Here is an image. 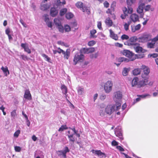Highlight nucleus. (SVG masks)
I'll list each match as a JSON object with an SVG mask.
<instances>
[{
    "label": "nucleus",
    "mask_w": 158,
    "mask_h": 158,
    "mask_svg": "<svg viewBox=\"0 0 158 158\" xmlns=\"http://www.w3.org/2000/svg\"><path fill=\"white\" fill-rule=\"evenodd\" d=\"M139 44L138 43L136 44V45L133 46L136 52L138 53L144 52L145 50L142 47L139 46Z\"/></svg>",
    "instance_id": "nucleus-11"
},
{
    "label": "nucleus",
    "mask_w": 158,
    "mask_h": 158,
    "mask_svg": "<svg viewBox=\"0 0 158 158\" xmlns=\"http://www.w3.org/2000/svg\"><path fill=\"white\" fill-rule=\"evenodd\" d=\"M145 4L144 3H141L139 6L137 8V11L138 13L139 14H143V10L144 8ZM143 14L141 15V17L143 18Z\"/></svg>",
    "instance_id": "nucleus-13"
},
{
    "label": "nucleus",
    "mask_w": 158,
    "mask_h": 158,
    "mask_svg": "<svg viewBox=\"0 0 158 158\" xmlns=\"http://www.w3.org/2000/svg\"><path fill=\"white\" fill-rule=\"evenodd\" d=\"M74 134H72V135H67L69 139L70 142H72L71 144L73 143L75 141V137L74 136Z\"/></svg>",
    "instance_id": "nucleus-25"
},
{
    "label": "nucleus",
    "mask_w": 158,
    "mask_h": 158,
    "mask_svg": "<svg viewBox=\"0 0 158 158\" xmlns=\"http://www.w3.org/2000/svg\"><path fill=\"white\" fill-rule=\"evenodd\" d=\"M74 15L71 12H69L66 14L65 17L67 19H69L73 18Z\"/></svg>",
    "instance_id": "nucleus-31"
},
{
    "label": "nucleus",
    "mask_w": 158,
    "mask_h": 158,
    "mask_svg": "<svg viewBox=\"0 0 158 158\" xmlns=\"http://www.w3.org/2000/svg\"><path fill=\"white\" fill-rule=\"evenodd\" d=\"M42 56L44 58L45 60L48 62L51 63V59L48 56L45 54H42Z\"/></svg>",
    "instance_id": "nucleus-33"
},
{
    "label": "nucleus",
    "mask_w": 158,
    "mask_h": 158,
    "mask_svg": "<svg viewBox=\"0 0 158 158\" xmlns=\"http://www.w3.org/2000/svg\"><path fill=\"white\" fill-rule=\"evenodd\" d=\"M151 7V6L149 5H148L146 6H144V10L146 11H148Z\"/></svg>",
    "instance_id": "nucleus-59"
},
{
    "label": "nucleus",
    "mask_w": 158,
    "mask_h": 158,
    "mask_svg": "<svg viewBox=\"0 0 158 158\" xmlns=\"http://www.w3.org/2000/svg\"><path fill=\"white\" fill-rule=\"evenodd\" d=\"M110 37L112 39L117 40L118 39V37L117 35L114 33V32L111 30H109Z\"/></svg>",
    "instance_id": "nucleus-21"
},
{
    "label": "nucleus",
    "mask_w": 158,
    "mask_h": 158,
    "mask_svg": "<svg viewBox=\"0 0 158 158\" xmlns=\"http://www.w3.org/2000/svg\"><path fill=\"white\" fill-rule=\"evenodd\" d=\"M123 54L126 56L130 58V60H133L134 59H131V57L133 56L134 53L128 50H124L123 52Z\"/></svg>",
    "instance_id": "nucleus-12"
},
{
    "label": "nucleus",
    "mask_w": 158,
    "mask_h": 158,
    "mask_svg": "<svg viewBox=\"0 0 158 158\" xmlns=\"http://www.w3.org/2000/svg\"><path fill=\"white\" fill-rule=\"evenodd\" d=\"M124 28L125 30L126 31H127L129 29V24L126 23L124 25Z\"/></svg>",
    "instance_id": "nucleus-60"
},
{
    "label": "nucleus",
    "mask_w": 158,
    "mask_h": 158,
    "mask_svg": "<svg viewBox=\"0 0 158 158\" xmlns=\"http://www.w3.org/2000/svg\"><path fill=\"white\" fill-rule=\"evenodd\" d=\"M63 154H66L69 152L70 150L67 147L65 146L64 147V149L63 150Z\"/></svg>",
    "instance_id": "nucleus-44"
},
{
    "label": "nucleus",
    "mask_w": 158,
    "mask_h": 158,
    "mask_svg": "<svg viewBox=\"0 0 158 158\" xmlns=\"http://www.w3.org/2000/svg\"><path fill=\"white\" fill-rule=\"evenodd\" d=\"M96 33V31L95 29H93L90 31V36L91 37L96 38V36H94V34Z\"/></svg>",
    "instance_id": "nucleus-39"
},
{
    "label": "nucleus",
    "mask_w": 158,
    "mask_h": 158,
    "mask_svg": "<svg viewBox=\"0 0 158 158\" xmlns=\"http://www.w3.org/2000/svg\"><path fill=\"white\" fill-rule=\"evenodd\" d=\"M21 58L24 60L26 61L29 60V58L27 56L23 54L21 56Z\"/></svg>",
    "instance_id": "nucleus-45"
},
{
    "label": "nucleus",
    "mask_w": 158,
    "mask_h": 158,
    "mask_svg": "<svg viewBox=\"0 0 158 158\" xmlns=\"http://www.w3.org/2000/svg\"><path fill=\"white\" fill-rule=\"evenodd\" d=\"M5 109V108L3 106V105H2L0 107V110H1L2 112H3V114L4 115H5L6 114V113L4 111V110Z\"/></svg>",
    "instance_id": "nucleus-55"
},
{
    "label": "nucleus",
    "mask_w": 158,
    "mask_h": 158,
    "mask_svg": "<svg viewBox=\"0 0 158 158\" xmlns=\"http://www.w3.org/2000/svg\"><path fill=\"white\" fill-rule=\"evenodd\" d=\"M114 133L117 137H118L120 140H122L123 138L122 135L121 127L118 126L114 129Z\"/></svg>",
    "instance_id": "nucleus-7"
},
{
    "label": "nucleus",
    "mask_w": 158,
    "mask_h": 158,
    "mask_svg": "<svg viewBox=\"0 0 158 158\" xmlns=\"http://www.w3.org/2000/svg\"><path fill=\"white\" fill-rule=\"evenodd\" d=\"M84 90L83 88L79 87L78 90V93L79 94L81 95L82 94L83 91Z\"/></svg>",
    "instance_id": "nucleus-52"
},
{
    "label": "nucleus",
    "mask_w": 158,
    "mask_h": 158,
    "mask_svg": "<svg viewBox=\"0 0 158 158\" xmlns=\"http://www.w3.org/2000/svg\"><path fill=\"white\" fill-rule=\"evenodd\" d=\"M58 11L55 8H51L50 10V15L53 17L56 16L57 14Z\"/></svg>",
    "instance_id": "nucleus-20"
},
{
    "label": "nucleus",
    "mask_w": 158,
    "mask_h": 158,
    "mask_svg": "<svg viewBox=\"0 0 158 158\" xmlns=\"http://www.w3.org/2000/svg\"><path fill=\"white\" fill-rule=\"evenodd\" d=\"M139 42L138 38L136 36H134L131 37L127 42L125 43V45L128 46H133L136 45V44H138Z\"/></svg>",
    "instance_id": "nucleus-5"
},
{
    "label": "nucleus",
    "mask_w": 158,
    "mask_h": 158,
    "mask_svg": "<svg viewBox=\"0 0 158 158\" xmlns=\"http://www.w3.org/2000/svg\"><path fill=\"white\" fill-rule=\"evenodd\" d=\"M46 24L47 26L50 28H52V22L48 21L46 23Z\"/></svg>",
    "instance_id": "nucleus-48"
},
{
    "label": "nucleus",
    "mask_w": 158,
    "mask_h": 158,
    "mask_svg": "<svg viewBox=\"0 0 158 158\" xmlns=\"http://www.w3.org/2000/svg\"><path fill=\"white\" fill-rule=\"evenodd\" d=\"M64 30L65 32H69L71 30V28L69 25L67 24L64 26Z\"/></svg>",
    "instance_id": "nucleus-37"
},
{
    "label": "nucleus",
    "mask_w": 158,
    "mask_h": 158,
    "mask_svg": "<svg viewBox=\"0 0 158 158\" xmlns=\"http://www.w3.org/2000/svg\"><path fill=\"white\" fill-rule=\"evenodd\" d=\"M97 27L100 30H102V23L101 22L99 21L98 22Z\"/></svg>",
    "instance_id": "nucleus-54"
},
{
    "label": "nucleus",
    "mask_w": 158,
    "mask_h": 158,
    "mask_svg": "<svg viewBox=\"0 0 158 158\" xmlns=\"http://www.w3.org/2000/svg\"><path fill=\"white\" fill-rule=\"evenodd\" d=\"M121 38L122 40H128L129 39V37L127 35L125 34L123 35H122L121 37Z\"/></svg>",
    "instance_id": "nucleus-46"
},
{
    "label": "nucleus",
    "mask_w": 158,
    "mask_h": 158,
    "mask_svg": "<svg viewBox=\"0 0 158 158\" xmlns=\"http://www.w3.org/2000/svg\"><path fill=\"white\" fill-rule=\"evenodd\" d=\"M111 144L113 146H117L118 145V143L115 140H114L112 142Z\"/></svg>",
    "instance_id": "nucleus-56"
},
{
    "label": "nucleus",
    "mask_w": 158,
    "mask_h": 158,
    "mask_svg": "<svg viewBox=\"0 0 158 158\" xmlns=\"http://www.w3.org/2000/svg\"><path fill=\"white\" fill-rule=\"evenodd\" d=\"M106 98V95L105 94H102L100 96V99L102 100H104Z\"/></svg>",
    "instance_id": "nucleus-49"
},
{
    "label": "nucleus",
    "mask_w": 158,
    "mask_h": 158,
    "mask_svg": "<svg viewBox=\"0 0 158 158\" xmlns=\"http://www.w3.org/2000/svg\"><path fill=\"white\" fill-rule=\"evenodd\" d=\"M134 1H127V3L128 5L127 8L124 7L123 9V11L124 14H122L121 15V18L122 19H125L126 16L128 15V14H131L132 12V9L130 6L133 2Z\"/></svg>",
    "instance_id": "nucleus-2"
},
{
    "label": "nucleus",
    "mask_w": 158,
    "mask_h": 158,
    "mask_svg": "<svg viewBox=\"0 0 158 158\" xmlns=\"http://www.w3.org/2000/svg\"><path fill=\"white\" fill-rule=\"evenodd\" d=\"M76 6L77 8L81 10L83 12H84L87 9V7L86 6L81 2H78L76 4Z\"/></svg>",
    "instance_id": "nucleus-9"
},
{
    "label": "nucleus",
    "mask_w": 158,
    "mask_h": 158,
    "mask_svg": "<svg viewBox=\"0 0 158 158\" xmlns=\"http://www.w3.org/2000/svg\"><path fill=\"white\" fill-rule=\"evenodd\" d=\"M91 152L93 153H94L95 155H98L99 156H102V157H106V154L102 152L100 150H94L93 149L91 150Z\"/></svg>",
    "instance_id": "nucleus-14"
},
{
    "label": "nucleus",
    "mask_w": 158,
    "mask_h": 158,
    "mask_svg": "<svg viewBox=\"0 0 158 158\" xmlns=\"http://www.w3.org/2000/svg\"><path fill=\"white\" fill-rule=\"evenodd\" d=\"M152 41L155 44V42L158 40V37L156 36L152 40Z\"/></svg>",
    "instance_id": "nucleus-61"
},
{
    "label": "nucleus",
    "mask_w": 158,
    "mask_h": 158,
    "mask_svg": "<svg viewBox=\"0 0 158 158\" xmlns=\"http://www.w3.org/2000/svg\"><path fill=\"white\" fill-rule=\"evenodd\" d=\"M130 18L131 21L134 22H135L139 21L138 16L135 14H133L130 16Z\"/></svg>",
    "instance_id": "nucleus-19"
},
{
    "label": "nucleus",
    "mask_w": 158,
    "mask_h": 158,
    "mask_svg": "<svg viewBox=\"0 0 158 158\" xmlns=\"http://www.w3.org/2000/svg\"><path fill=\"white\" fill-rule=\"evenodd\" d=\"M138 38L140 43H145L151 40V35L148 34H143Z\"/></svg>",
    "instance_id": "nucleus-3"
},
{
    "label": "nucleus",
    "mask_w": 158,
    "mask_h": 158,
    "mask_svg": "<svg viewBox=\"0 0 158 158\" xmlns=\"http://www.w3.org/2000/svg\"><path fill=\"white\" fill-rule=\"evenodd\" d=\"M54 22L56 27L61 24L60 21L58 19L56 18L54 19Z\"/></svg>",
    "instance_id": "nucleus-32"
},
{
    "label": "nucleus",
    "mask_w": 158,
    "mask_h": 158,
    "mask_svg": "<svg viewBox=\"0 0 158 158\" xmlns=\"http://www.w3.org/2000/svg\"><path fill=\"white\" fill-rule=\"evenodd\" d=\"M138 78L137 77L134 78L132 81V86L134 87L136 86L138 84Z\"/></svg>",
    "instance_id": "nucleus-26"
},
{
    "label": "nucleus",
    "mask_w": 158,
    "mask_h": 158,
    "mask_svg": "<svg viewBox=\"0 0 158 158\" xmlns=\"http://www.w3.org/2000/svg\"><path fill=\"white\" fill-rule=\"evenodd\" d=\"M104 5L105 7L107 8L109 6V4L107 1H106L104 3Z\"/></svg>",
    "instance_id": "nucleus-63"
},
{
    "label": "nucleus",
    "mask_w": 158,
    "mask_h": 158,
    "mask_svg": "<svg viewBox=\"0 0 158 158\" xmlns=\"http://www.w3.org/2000/svg\"><path fill=\"white\" fill-rule=\"evenodd\" d=\"M10 29L9 28H8L6 29L5 30L6 34L7 35H10Z\"/></svg>",
    "instance_id": "nucleus-62"
},
{
    "label": "nucleus",
    "mask_w": 158,
    "mask_h": 158,
    "mask_svg": "<svg viewBox=\"0 0 158 158\" xmlns=\"http://www.w3.org/2000/svg\"><path fill=\"white\" fill-rule=\"evenodd\" d=\"M20 130H17L15 132L14 134V136L16 138H17L19 136V134H20Z\"/></svg>",
    "instance_id": "nucleus-43"
},
{
    "label": "nucleus",
    "mask_w": 158,
    "mask_h": 158,
    "mask_svg": "<svg viewBox=\"0 0 158 158\" xmlns=\"http://www.w3.org/2000/svg\"><path fill=\"white\" fill-rule=\"evenodd\" d=\"M155 43L153 42H148L147 44V47L148 48H153L155 46Z\"/></svg>",
    "instance_id": "nucleus-40"
},
{
    "label": "nucleus",
    "mask_w": 158,
    "mask_h": 158,
    "mask_svg": "<svg viewBox=\"0 0 158 158\" xmlns=\"http://www.w3.org/2000/svg\"><path fill=\"white\" fill-rule=\"evenodd\" d=\"M59 31L63 33L64 32V27L62 24L57 27Z\"/></svg>",
    "instance_id": "nucleus-38"
},
{
    "label": "nucleus",
    "mask_w": 158,
    "mask_h": 158,
    "mask_svg": "<svg viewBox=\"0 0 158 158\" xmlns=\"http://www.w3.org/2000/svg\"><path fill=\"white\" fill-rule=\"evenodd\" d=\"M96 43V42L94 40L89 41L88 43V45L89 46H92Z\"/></svg>",
    "instance_id": "nucleus-41"
},
{
    "label": "nucleus",
    "mask_w": 158,
    "mask_h": 158,
    "mask_svg": "<svg viewBox=\"0 0 158 158\" xmlns=\"http://www.w3.org/2000/svg\"><path fill=\"white\" fill-rule=\"evenodd\" d=\"M64 55V57L65 59H68L70 55V51L69 49H67L66 52L64 51V53L63 54Z\"/></svg>",
    "instance_id": "nucleus-27"
},
{
    "label": "nucleus",
    "mask_w": 158,
    "mask_h": 158,
    "mask_svg": "<svg viewBox=\"0 0 158 158\" xmlns=\"http://www.w3.org/2000/svg\"><path fill=\"white\" fill-rule=\"evenodd\" d=\"M150 56L153 58H156L158 56V54L157 53H153L150 55Z\"/></svg>",
    "instance_id": "nucleus-64"
},
{
    "label": "nucleus",
    "mask_w": 158,
    "mask_h": 158,
    "mask_svg": "<svg viewBox=\"0 0 158 158\" xmlns=\"http://www.w3.org/2000/svg\"><path fill=\"white\" fill-rule=\"evenodd\" d=\"M140 69L143 70V74L141 75L142 77L144 80H147L148 79L147 76L148 75L150 72L149 68L145 65H142L141 66Z\"/></svg>",
    "instance_id": "nucleus-4"
},
{
    "label": "nucleus",
    "mask_w": 158,
    "mask_h": 158,
    "mask_svg": "<svg viewBox=\"0 0 158 158\" xmlns=\"http://www.w3.org/2000/svg\"><path fill=\"white\" fill-rule=\"evenodd\" d=\"M67 9L64 8L62 9L60 11V15L61 16L64 15L67 12Z\"/></svg>",
    "instance_id": "nucleus-36"
},
{
    "label": "nucleus",
    "mask_w": 158,
    "mask_h": 158,
    "mask_svg": "<svg viewBox=\"0 0 158 158\" xmlns=\"http://www.w3.org/2000/svg\"><path fill=\"white\" fill-rule=\"evenodd\" d=\"M21 148L19 146H15V152H19L21 151Z\"/></svg>",
    "instance_id": "nucleus-50"
},
{
    "label": "nucleus",
    "mask_w": 158,
    "mask_h": 158,
    "mask_svg": "<svg viewBox=\"0 0 158 158\" xmlns=\"http://www.w3.org/2000/svg\"><path fill=\"white\" fill-rule=\"evenodd\" d=\"M138 97L136 98L135 100H134V102H133V104H135V103H137V102L139 101L141 99H140V98L139 97Z\"/></svg>",
    "instance_id": "nucleus-58"
},
{
    "label": "nucleus",
    "mask_w": 158,
    "mask_h": 158,
    "mask_svg": "<svg viewBox=\"0 0 158 158\" xmlns=\"http://www.w3.org/2000/svg\"><path fill=\"white\" fill-rule=\"evenodd\" d=\"M121 103L116 101V105H107L105 108V112L109 115H111L115 110H118L121 107Z\"/></svg>",
    "instance_id": "nucleus-1"
},
{
    "label": "nucleus",
    "mask_w": 158,
    "mask_h": 158,
    "mask_svg": "<svg viewBox=\"0 0 158 158\" xmlns=\"http://www.w3.org/2000/svg\"><path fill=\"white\" fill-rule=\"evenodd\" d=\"M137 97H139L140 99H145L147 98H149L150 97L151 95L148 94H145L140 95H137Z\"/></svg>",
    "instance_id": "nucleus-29"
},
{
    "label": "nucleus",
    "mask_w": 158,
    "mask_h": 158,
    "mask_svg": "<svg viewBox=\"0 0 158 158\" xmlns=\"http://www.w3.org/2000/svg\"><path fill=\"white\" fill-rule=\"evenodd\" d=\"M141 28V25L140 24H138L135 26H131V31L133 32H135L136 31L139 30Z\"/></svg>",
    "instance_id": "nucleus-22"
},
{
    "label": "nucleus",
    "mask_w": 158,
    "mask_h": 158,
    "mask_svg": "<svg viewBox=\"0 0 158 158\" xmlns=\"http://www.w3.org/2000/svg\"><path fill=\"white\" fill-rule=\"evenodd\" d=\"M68 129V127H67L66 125H62L61 127L59 128V131H63L64 130H66Z\"/></svg>",
    "instance_id": "nucleus-42"
},
{
    "label": "nucleus",
    "mask_w": 158,
    "mask_h": 158,
    "mask_svg": "<svg viewBox=\"0 0 158 158\" xmlns=\"http://www.w3.org/2000/svg\"><path fill=\"white\" fill-rule=\"evenodd\" d=\"M113 85V83L111 81H108L105 84L104 89L106 93H109L111 91Z\"/></svg>",
    "instance_id": "nucleus-6"
},
{
    "label": "nucleus",
    "mask_w": 158,
    "mask_h": 158,
    "mask_svg": "<svg viewBox=\"0 0 158 158\" xmlns=\"http://www.w3.org/2000/svg\"><path fill=\"white\" fill-rule=\"evenodd\" d=\"M11 116L12 117L14 118L16 115V111L15 110H13L11 112Z\"/></svg>",
    "instance_id": "nucleus-53"
},
{
    "label": "nucleus",
    "mask_w": 158,
    "mask_h": 158,
    "mask_svg": "<svg viewBox=\"0 0 158 158\" xmlns=\"http://www.w3.org/2000/svg\"><path fill=\"white\" fill-rule=\"evenodd\" d=\"M1 69L4 73L5 76H7L9 74L10 72L7 67H4L2 66L1 68Z\"/></svg>",
    "instance_id": "nucleus-23"
},
{
    "label": "nucleus",
    "mask_w": 158,
    "mask_h": 158,
    "mask_svg": "<svg viewBox=\"0 0 158 158\" xmlns=\"http://www.w3.org/2000/svg\"><path fill=\"white\" fill-rule=\"evenodd\" d=\"M114 97L118 100L122 98V94L120 92L118 91L114 93Z\"/></svg>",
    "instance_id": "nucleus-24"
},
{
    "label": "nucleus",
    "mask_w": 158,
    "mask_h": 158,
    "mask_svg": "<svg viewBox=\"0 0 158 158\" xmlns=\"http://www.w3.org/2000/svg\"><path fill=\"white\" fill-rule=\"evenodd\" d=\"M140 69H141L140 68H137L135 69L133 71V75H138L140 74L141 72Z\"/></svg>",
    "instance_id": "nucleus-30"
},
{
    "label": "nucleus",
    "mask_w": 158,
    "mask_h": 158,
    "mask_svg": "<svg viewBox=\"0 0 158 158\" xmlns=\"http://www.w3.org/2000/svg\"><path fill=\"white\" fill-rule=\"evenodd\" d=\"M129 60L126 58L124 57H120L118 59V62H128L129 61Z\"/></svg>",
    "instance_id": "nucleus-35"
},
{
    "label": "nucleus",
    "mask_w": 158,
    "mask_h": 158,
    "mask_svg": "<svg viewBox=\"0 0 158 158\" xmlns=\"http://www.w3.org/2000/svg\"><path fill=\"white\" fill-rule=\"evenodd\" d=\"M60 89L62 90V93L65 95V97L66 98H67V97L68 95L67 94L68 92L67 88L65 85H62L61 86ZM67 100L69 101L67 99Z\"/></svg>",
    "instance_id": "nucleus-15"
},
{
    "label": "nucleus",
    "mask_w": 158,
    "mask_h": 158,
    "mask_svg": "<svg viewBox=\"0 0 158 158\" xmlns=\"http://www.w3.org/2000/svg\"><path fill=\"white\" fill-rule=\"evenodd\" d=\"M21 47L24 49V51L27 52L28 54L31 53V50L28 47V45L26 43H22L21 44Z\"/></svg>",
    "instance_id": "nucleus-18"
},
{
    "label": "nucleus",
    "mask_w": 158,
    "mask_h": 158,
    "mask_svg": "<svg viewBox=\"0 0 158 158\" xmlns=\"http://www.w3.org/2000/svg\"><path fill=\"white\" fill-rule=\"evenodd\" d=\"M129 69L126 68H123L122 71V74L123 76H127L128 74Z\"/></svg>",
    "instance_id": "nucleus-34"
},
{
    "label": "nucleus",
    "mask_w": 158,
    "mask_h": 158,
    "mask_svg": "<svg viewBox=\"0 0 158 158\" xmlns=\"http://www.w3.org/2000/svg\"><path fill=\"white\" fill-rule=\"evenodd\" d=\"M116 148L120 152H123L124 151V149L120 146H117Z\"/></svg>",
    "instance_id": "nucleus-57"
},
{
    "label": "nucleus",
    "mask_w": 158,
    "mask_h": 158,
    "mask_svg": "<svg viewBox=\"0 0 158 158\" xmlns=\"http://www.w3.org/2000/svg\"><path fill=\"white\" fill-rule=\"evenodd\" d=\"M44 18V21L46 23V22L49 21V18L48 17V15L47 14L44 15L43 16Z\"/></svg>",
    "instance_id": "nucleus-51"
},
{
    "label": "nucleus",
    "mask_w": 158,
    "mask_h": 158,
    "mask_svg": "<svg viewBox=\"0 0 158 158\" xmlns=\"http://www.w3.org/2000/svg\"><path fill=\"white\" fill-rule=\"evenodd\" d=\"M105 113V110H101L99 111L100 115L102 117L104 116Z\"/></svg>",
    "instance_id": "nucleus-47"
},
{
    "label": "nucleus",
    "mask_w": 158,
    "mask_h": 158,
    "mask_svg": "<svg viewBox=\"0 0 158 158\" xmlns=\"http://www.w3.org/2000/svg\"><path fill=\"white\" fill-rule=\"evenodd\" d=\"M24 98L28 100H31V95L30 91L28 89H26L25 90Z\"/></svg>",
    "instance_id": "nucleus-17"
},
{
    "label": "nucleus",
    "mask_w": 158,
    "mask_h": 158,
    "mask_svg": "<svg viewBox=\"0 0 158 158\" xmlns=\"http://www.w3.org/2000/svg\"><path fill=\"white\" fill-rule=\"evenodd\" d=\"M84 58V56L81 53H76L73 59L74 65H76L78 61L82 60Z\"/></svg>",
    "instance_id": "nucleus-8"
},
{
    "label": "nucleus",
    "mask_w": 158,
    "mask_h": 158,
    "mask_svg": "<svg viewBox=\"0 0 158 158\" xmlns=\"http://www.w3.org/2000/svg\"><path fill=\"white\" fill-rule=\"evenodd\" d=\"M95 51L94 48H84L82 49V52L85 53H91L94 52Z\"/></svg>",
    "instance_id": "nucleus-16"
},
{
    "label": "nucleus",
    "mask_w": 158,
    "mask_h": 158,
    "mask_svg": "<svg viewBox=\"0 0 158 158\" xmlns=\"http://www.w3.org/2000/svg\"><path fill=\"white\" fill-rule=\"evenodd\" d=\"M47 1H44L41 4L40 9L42 10H46L50 7V5L47 3Z\"/></svg>",
    "instance_id": "nucleus-10"
},
{
    "label": "nucleus",
    "mask_w": 158,
    "mask_h": 158,
    "mask_svg": "<svg viewBox=\"0 0 158 158\" xmlns=\"http://www.w3.org/2000/svg\"><path fill=\"white\" fill-rule=\"evenodd\" d=\"M105 23L109 27L112 26V21L109 18H108L106 19L105 21Z\"/></svg>",
    "instance_id": "nucleus-28"
}]
</instances>
